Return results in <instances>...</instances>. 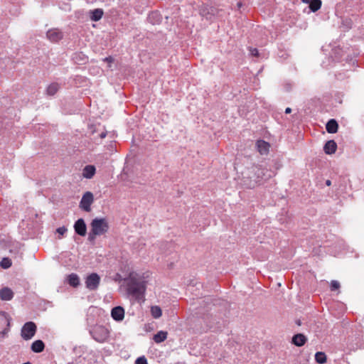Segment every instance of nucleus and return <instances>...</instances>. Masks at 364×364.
<instances>
[{"instance_id": "obj_41", "label": "nucleus", "mask_w": 364, "mask_h": 364, "mask_svg": "<svg viewBox=\"0 0 364 364\" xmlns=\"http://www.w3.org/2000/svg\"><path fill=\"white\" fill-rule=\"evenodd\" d=\"M237 6H238L239 7H240V6H242V3H240V2L237 3Z\"/></svg>"}, {"instance_id": "obj_5", "label": "nucleus", "mask_w": 364, "mask_h": 364, "mask_svg": "<svg viewBox=\"0 0 364 364\" xmlns=\"http://www.w3.org/2000/svg\"><path fill=\"white\" fill-rule=\"evenodd\" d=\"M11 318L5 311H0V339H4L10 331Z\"/></svg>"}, {"instance_id": "obj_23", "label": "nucleus", "mask_w": 364, "mask_h": 364, "mask_svg": "<svg viewBox=\"0 0 364 364\" xmlns=\"http://www.w3.org/2000/svg\"><path fill=\"white\" fill-rule=\"evenodd\" d=\"M68 282L71 287H77L80 284L79 277L76 274L72 273L68 276Z\"/></svg>"}, {"instance_id": "obj_11", "label": "nucleus", "mask_w": 364, "mask_h": 364, "mask_svg": "<svg viewBox=\"0 0 364 364\" xmlns=\"http://www.w3.org/2000/svg\"><path fill=\"white\" fill-rule=\"evenodd\" d=\"M111 316L116 321H122L124 318V308L120 306L114 307L111 311Z\"/></svg>"}, {"instance_id": "obj_28", "label": "nucleus", "mask_w": 364, "mask_h": 364, "mask_svg": "<svg viewBox=\"0 0 364 364\" xmlns=\"http://www.w3.org/2000/svg\"><path fill=\"white\" fill-rule=\"evenodd\" d=\"M213 10L211 9V12H210L207 6H203L200 9V15L205 17L207 19H210L211 17L209 16V15H213Z\"/></svg>"}, {"instance_id": "obj_31", "label": "nucleus", "mask_w": 364, "mask_h": 364, "mask_svg": "<svg viewBox=\"0 0 364 364\" xmlns=\"http://www.w3.org/2000/svg\"><path fill=\"white\" fill-rule=\"evenodd\" d=\"M135 364H148L147 359L145 356H141L136 358Z\"/></svg>"}, {"instance_id": "obj_30", "label": "nucleus", "mask_w": 364, "mask_h": 364, "mask_svg": "<svg viewBox=\"0 0 364 364\" xmlns=\"http://www.w3.org/2000/svg\"><path fill=\"white\" fill-rule=\"evenodd\" d=\"M340 288V283L336 280H332L331 282V290L336 291Z\"/></svg>"}, {"instance_id": "obj_24", "label": "nucleus", "mask_w": 364, "mask_h": 364, "mask_svg": "<svg viewBox=\"0 0 364 364\" xmlns=\"http://www.w3.org/2000/svg\"><path fill=\"white\" fill-rule=\"evenodd\" d=\"M60 85L57 82H52L50 84L47 89H46V93L47 95L50 96L54 95L60 89Z\"/></svg>"}, {"instance_id": "obj_1", "label": "nucleus", "mask_w": 364, "mask_h": 364, "mask_svg": "<svg viewBox=\"0 0 364 364\" xmlns=\"http://www.w3.org/2000/svg\"><path fill=\"white\" fill-rule=\"evenodd\" d=\"M127 294L135 301L142 303L145 300L146 290V281L141 276L135 272L129 273L124 279Z\"/></svg>"}, {"instance_id": "obj_4", "label": "nucleus", "mask_w": 364, "mask_h": 364, "mask_svg": "<svg viewBox=\"0 0 364 364\" xmlns=\"http://www.w3.org/2000/svg\"><path fill=\"white\" fill-rule=\"evenodd\" d=\"M109 225L105 218H96L91 222V230L94 235H101L108 231Z\"/></svg>"}, {"instance_id": "obj_2", "label": "nucleus", "mask_w": 364, "mask_h": 364, "mask_svg": "<svg viewBox=\"0 0 364 364\" xmlns=\"http://www.w3.org/2000/svg\"><path fill=\"white\" fill-rule=\"evenodd\" d=\"M92 338L98 343H103L108 341L109 331L102 325H95L89 329Z\"/></svg>"}, {"instance_id": "obj_12", "label": "nucleus", "mask_w": 364, "mask_h": 364, "mask_svg": "<svg viewBox=\"0 0 364 364\" xmlns=\"http://www.w3.org/2000/svg\"><path fill=\"white\" fill-rule=\"evenodd\" d=\"M307 338L303 333H296L291 338V343L297 347H301L305 345Z\"/></svg>"}, {"instance_id": "obj_43", "label": "nucleus", "mask_w": 364, "mask_h": 364, "mask_svg": "<svg viewBox=\"0 0 364 364\" xmlns=\"http://www.w3.org/2000/svg\"><path fill=\"white\" fill-rule=\"evenodd\" d=\"M23 364H31L30 362L24 363Z\"/></svg>"}, {"instance_id": "obj_33", "label": "nucleus", "mask_w": 364, "mask_h": 364, "mask_svg": "<svg viewBox=\"0 0 364 364\" xmlns=\"http://www.w3.org/2000/svg\"><path fill=\"white\" fill-rule=\"evenodd\" d=\"M67 230H68V229L65 226H62V227L57 228L56 232L59 235L63 236L67 232Z\"/></svg>"}, {"instance_id": "obj_18", "label": "nucleus", "mask_w": 364, "mask_h": 364, "mask_svg": "<svg viewBox=\"0 0 364 364\" xmlns=\"http://www.w3.org/2000/svg\"><path fill=\"white\" fill-rule=\"evenodd\" d=\"M336 149L337 144L334 140L328 141L323 146V151L326 154H334L336 151Z\"/></svg>"}, {"instance_id": "obj_34", "label": "nucleus", "mask_w": 364, "mask_h": 364, "mask_svg": "<svg viewBox=\"0 0 364 364\" xmlns=\"http://www.w3.org/2000/svg\"><path fill=\"white\" fill-rule=\"evenodd\" d=\"M249 50L251 55L255 57H257L259 55V51L257 48H250Z\"/></svg>"}, {"instance_id": "obj_29", "label": "nucleus", "mask_w": 364, "mask_h": 364, "mask_svg": "<svg viewBox=\"0 0 364 364\" xmlns=\"http://www.w3.org/2000/svg\"><path fill=\"white\" fill-rule=\"evenodd\" d=\"M11 261L9 258H4L0 262L1 267L4 269L9 268L11 266Z\"/></svg>"}, {"instance_id": "obj_32", "label": "nucleus", "mask_w": 364, "mask_h": 364, "mask_svg": "<svg viewBox=\"0 0 364 364\" xmlns=\"http://www.w3.org/2000/svg\"><path fill=\"white\" fill-rule=\"evenodd\" d=\"M292 86H293V85H292V83L291 82L288 81V82H285L284 83V89L287 92L290 91L291 90V88H292Z\"/></svg>"}, {"instance_id": "obj_8", "label": "nucleus", "mask_w": 364, "mask_h": 364, "mask_svg": "<svg viewBox=\"0 0 364 364\" xmlns=\"http://www.w3.org/2000/svg\"><path fill=\"white\" fill-rule=\"evenodd\" d=\"M100 277L97 273L89 274L85 279V286L90 291L96 290L100 284Z\"/></svg>"}, {"instance_id": "obj_21", "label": "nucleus", "mask_w": 364, "mask_h": 364, "mask_svg": "<svg viewBox=\"0 0 364 364\" xmlns=\"http://www.w3.org/2000/svg\"><path fill=\"white\" fill-rule=\"evenodd\" d=\"M148 21L152 24H159L161 21V16L157 11H152L148 16Z\"/></svg>"}, {"instance_id": "obj_22", "label": "nucleus", "mask_w": 364, "mask_h": 364, "mask_svg": "<svg viewBox=\"0 0 364 364\" xmlns=\"http://www.w3.org/2000/svg\"><path fill=\"white\" fill-rule=\"evenodd\" d=\"M168 333L164 331H159L153 337L155 343H160L167 338Z\"/></svg>"}, {"instance_id": "obj_20", "label": "nucleus", "mask_w": 364, "mask_h": 364, "mask_svg": "<svg viewBox=\"0 0 364 364\" xmlns=\"http://www.w3.org/2000/svg\"><path fill=\"white\" fill-rule=\"evenodd\" d=\"M45 348V344L41 340H36L31 344V349L34 353H41Z\"/></svg>"}, {"instance_id": "obj_16", "label": "nucleus", "mask_w": 364, "mask_h": 364, "mask_svg": "<svg viewBox=\"0 0 364 364\" xmlns=\"http://www.w3.org/2000/svg\"><path fill=\"white\" fill-rule=\"evenodd\" d=\"M338 124L335 119H331L326 124V129L329 134H335L338 132Z\"/></svg>"}, {"instance_id": "obj_7", "label": "nucleus", "mask_w": 364, "mask_h": 364, "mask_svg": "<svg viewBox=\"0 0 364 364\" xmlns=\"http://www.w3.org/2000/svg\"><path fill=\"white\" fill-rule=\"evenodd\" d=\"M94 201V196H93V194L92 193L90 192V191H87L85 192L82 198H81V200L80 202V208L86 211V212H90L91 210V205L92 203H93Z\"/></svg>"}, {"instance_id": "obj_37", "label": "nucleus", "mask_w": 364, "mask_h": 364, "mask_svg": "<svg viewBox=\"0 0 364 364\" xmlns=\"http://www.w3.org/2000/svg\"><path fill=\"white\" fill-rule=\"evenodd\" d=\"M291 112V109L290 107L286 108V109H285L286 114H290Z\"/></svg>"}, {"instance_id": "obj_36", "label": "nucleus", "mask_w": 364, "mask_h": 364, "mask_svg": "<svg viewBox=\"0 0 364 364\" xmlns=\"http://www.w3.org/2000/svg\"><path fill=\"white\" fill-rule=\"evenodd\" d=\"M104 61L107 63H112L114 61V59L112 56H108L104 58Z\"/></svg>"}, {"instance_id": "obj_19", "label": "nucleus", "mask_w": 364, "mask_h": 364, "mask_svg": "<svg viewBox=\"0 0 364 364\" xmlns=\"http://www.w3.org/2000/svg\"><path fill=\"white\" fill-rule=\"evenodd\" d=\"M104 11L102 9H95L90 11V18L92 21H98L103 16Z\"/></svg>"}, {"instance_id": "obj_39", "label": "nucleus", "mask_w": 364, "mask_h": 364, "mask_svg": "<svg viewBox=\"0 0 364 364\" xmlns=\"http://www.w3.org/2000/svg\"><path fill=\"white\" fill-rule=\"evenodd\" d=\"M107 134L105 132H102L100 134V137L101 138H105Z\"/></svg>"}, {"instance_id": "obj_35", "label": "nucleus", "mask_w": 364, "mask_h": 364, "mask_svg": "<svg viewBox=\"0 0 364 364\" xmlns=\"http://www.w3.org/2000/svg\"><path fill=\"white\" fill-rule=\"evenodd\" d=\"M95 236H96V235H94L92 234V230H91V231H90V232L89 233V235H88V240H89L90 241H92V240H94L95 239Z\"/></svg>"}, {"instance_id": "obj_40", "label": "nucleus", "mask_w": 364, "mask_h": 364, "mask_svg": "<svg viewBox=\"0 0 364 364\" xmlns=\"http://www.w3.org/2000/svg\"><path fill=\"white\" fill-rule=\"evenodd\" d=\"M326 186H329L331 184V181L330 180H327L326 181Z\"/></svg>"}, {"instance_id": "obj_13", "label": "nucleus", "mask_w": 364, "mask_h": 364, "mask_svg": "<svg viewBox=\"0 0 364 364\" xmlns=\"http://www.w3.org/2000/svg\"><path fill=\"white\" fill-rule=\"evenodd\" d=\"M256 147L260 154L264 155L268 154L270 145L264 140L259 139L256 142Z\"/></svg>"}, {"instance_id": "obj_9", "label": "nucleus", "mask_w": 364, "mask_h": 364, "mask_svg": "<svg viewBox=\"0 0 364 364\" xmlns=\"http://www.w3.org/2000/svg\"><path fill=\"white\" fill-rule=\"evenodd\" d=\"M46 36L51 42L56 43L63 38V33L58 28H52L47 31Z\"/></svg>"}, {"instance_id": "obj_38", "label": "nucleus", "mask_w": 364, "mask_h": 364, "mask_svg": "<svg viewBox=\"0 0 364 364\" xmlns=\"http://www.w3.org/2000/svg\"><path fill=\"white\" fill-rule=\"evenodd\" d=\"M303 3L309 4L313 0H301Z\"/></svg>"}, {"instance_id": "obj_25", "label": "nucleus", "mask_w": 364, "mask_h": 364, "mask_svg": "<svg viewBox=\"0 0 364 364\" xmlns=\"http://www.w3.org/2000/svg\"><path fill=\"white\" fill-rule=\"evenodd\" d=\"M309 9L312 12H316L318 11L322 5L321 0H313L309 4Z\"/></svg>"}, {"instance_id": "obj_26", "label": "nucleus", "mask_w": 364, "mask_h": 364, "mask_svg": "<svg viewBox=\"0 0 364 364\" xmlns=\"http://www.w3.org/2000/svg\"><path fill=\"white\" fill-rule=\"evenodd\" d=\"M326 355L323 352H317L315 354V360L319 364H323L326 362Z\"/></svg>"}, {"instance_id": "obj_6", "label": "nucleus", "mask_w": 364, "mask_h": 364, "mask_svg": "<svg viewBox=\"0 0 364 364\" xmlns=\"http://www.w3.org/2000/svg\"><path fill=\"white\" fill-rule=\"evenodd\" d=\"M36 329L37 327L34 322L28 321L21 328V336L26 341L30 340L34 336Z\"/></svg>"}, {"instance_id": "obj_3", "label": "nucleus", "mask_w": 364, "mask_h": 364, "mask_svg": "<svg viewBox=\"0 0 364 364\" xmlns=\"http://www.w3.org/2000/svg\"><path fill=\"white\" fill-rule=\"evenodd\" d=\"M252 172L254 173L255 183H260L272 177L274 173L271 170L263 167L261 165H254L252 168Z\"/></svg>"}, {"instance_id": "obj_27", "label": "nucleus", "mask_w": 364, "mask_h": 364, "mask_svg": "<svg viewBox=\"0 0 364 364\" xmlns=\"http://www.w3.org/2000/svg\"><path fill=\"white\" fill-rule=\"evenodd\" d=\"M151 314L154 318H159L162 315L161 309L159 306H153L151 308Z\"/></svg>"}, {"instance_id": "obj_14", "label": "nucleus", "mask_w": 364, "mask_h": 364, "mask_svg": "<svg viewBox=\"0 0 364 364\" xmlns=\"http://www.w3.org/2000/svg\"><path fill=\"white\" fill-rule=\"evenodd\" d=\"M72 60L76 64L84 65L88 61V58L82 52H76L73 54Z\"/></svg>"}, {"instance_id": "obj_15", "label": "nucleus", "mask_w": 364, "mask_h": 364, "mask_svg": "<svg viewBox=\"0 0 364 364\" xmlns=\"http://www.w3.org/2000/svg\"><path fill=\"white\" fill-rule=\"evenodd\" d=\"M96 172V168L93 165H87L82 169V176L85 178H92Z\"/></svg>"}, {"instance_id": "obj_10", "label": "nucleus", "mask_w": 364, "mask_h": 364, "mask_svg": "<svg viewBox=\"0 0 364 364\" xmlns=\"http://www.w3.org/2000/svg\"><path fill=\"white\" fill-rule=\"evenodd\" d=\"M74 230L76 234L80 236H85L87 232V226L82 218L77 220L74 224Z\"/></svg>"}, {"instance_id": "obj_17", "label": "nucleus", "mask_w": 364, "mask_h": 364, "mask_svg": "<svg viewBox=\"0 0 364 364\" xmlns=\"http://www.w3.org/2000/svg\"><path fill=\"white\" fill-rule=\"evenodd\" d=\"M14 297V292L9 287H4L0 290V299L3 301H10Z\"/></svg>"}, {"instance_id": "obj_42", "label": "nucleus", "mask_w": 364, "mask_h": 364, "mask_svg": "<svg viewBox=\"0 0 364 364\" xmlns=\"http://www.w3.org/2000/svg\"><path fill=\"white\" fill-rule=\"evenodd\" d=\"M95 0H87L88 2H92L94 1Z\"/></svg>"}]
</instances>
